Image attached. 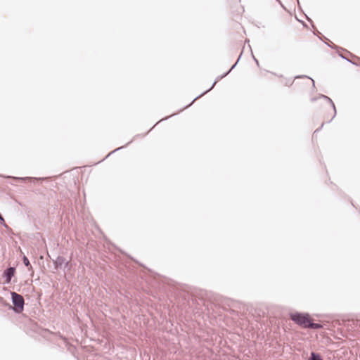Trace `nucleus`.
<instances>
[{"instance_id":"obj_1","label":"nucleus","mask_w":360,"mask_h":360,"mask_svg":"<svg viewBox=\"0 0 360 360\" xmlns=\"http://www.w3.org/2000/svg\"><path fill=\"white\" fill-rule=\"evenodd\" d=\"M290 319L296 324L302 326L304 328H308V324H309L311 319L308 314L302 313H293L290 314Z\"/></svg>"},{"instance_id":"obj_2","label":"nucleus","mask_w":360,"mask_h":360,"mask_svg":"<svg viewBox=\"0 0 360 360\" xmlns=\"http://www.w3.org/2000/svg\"><path fill=\"white\" fill-rule=\"evenodd\" d=\"M11 295L12 302L14 305V311L16 313L22 312L24 309V304H25L23 297L21 295H20L15 292H12L11 293Z\"/></svg>"},{"instance_id":"obj_3","label":"nucleus","mask_w":360,"mask_h":360,"mask_svg":"<svg viewBox=\"0 0 360 360\" xmlns=\"http://www.w3.org/2000/svg\"><path fill=\"white\" fill-rule=\"evenodd\" d=\"M237 64V62L231 68V69L227 72H226L225 74L222 75H220V76H218L215 80V82L212 84V86L207 91H205V92H203L202 94H200V96H197L193 101L191 104H189L188 106H190L196 99H198V98H200V96H202V95L205 94L207 92H208L209 91H210L212 88H214V86H215V84H217V82L218 81H219L220 79H221L222 78H224V77H226L236 65Z\"/></svg>"},{"instance_id":"obj_4","label":"nucleus","mask_w":360,"mask_h":360,"mask_svg":"<svg viewBox=\"0 0 360 360\" xmlns=\"http://www.w3.org/2000/svg\"><path fill=\"white\" fill-rule=\"evenodd\" d=\"M15 271V269L14 267H8L5 270L4 275L6 278V283H8L11 282L12 277L14 276Z\"/></svg>"},{"instance_id":"obj_5","label":"nucleus","mask_w":360,"mask_h":360,"mask_svg":"<svg viewBox=\"0 0 360 360\" xmlns=\"http://www.w3.org/2000/svg\"><path fill=\"white\" fill-rule=\"evenodd\" d=\"M69 262H65V259L61 256H58L54 261V265L56 269L61 268L63 264L67 266Z\"/></svg>"},{"instance_id":"obj_6","label":"nucleus","mask_w":360,"mask_h":360,"mask_svg":"<svg viewBox=\"0 0 360 360\" xmlns=\"http://www.w3.org/2000/svg\"><path fill=\"white\" fill-rule=\"evenodd\" d=\"M321 97L325 100H326L330 104V105L332 106L333 109V111H334V114L332 117V118L328 121V122H330L335 117V115H336V108H335V106L333 102V101L329 98L327 96H325V95H321Z\"/></svg>"},{"instance_id":"obj_7","label":"nucleus","mask_w":360,"mask_h":360,"mask_svg":"<svg viewBox=\"0 0 360 360\" xmlns=\"http://www.w3.org/2000/svg\"><path fill=\"white\" fill-rule=\"evenodd\" d=\"M307 326H308V328H313V329H320L323 327L321 324L313 323V322H311V321H310L309 324H308Z\"/></svg>"},{"instance_id":"obj_8","label":"nucleus","mask_w":360,"mask_h":360,"mask_svg":"<svg viewBox=\"0 0 360 360\" xmlns=\"http://www.w3.org/2000/svg\"><path fill=\"white\" fill-rule=\"evenodd\" d=\"M309 360H323L319 354L311 352Z\"/></svg>"},{"instance_id":"obj_9","label":"nucleus","mask_w":360,"mask_h":360,"mask_svg":"<svg viewBox=\"0 0 360 360\" xmlns=\"http://www.w3.org/2000/svg\"><path fill=\"white\" fill-rule=\"evenodd\" d=\"M23 263H24V264H25L26 266H27V267H28L29 266H30V261H29V259H27V257H25V256H24V257H23Z\"/></svg>"},{"instance_id":"obj_10","label":"nucleus","mask_w":360,"mask_h":360,"mask_svg":"<svg viewBox=\"0 0 360 360\" xmlns=\"http://www.w3.org/2000/svg\"><path fill=\"white\" fill-rule=\"evenodd\" d=\"M302 77L303 76H297V77H295V78L296 79V78H300V77ZM304 77H307V76H304ZM307 78H308V77H307ZM309 79H310L312 81V84H313V86H314V81L310 77H309Z\"/></svg>"},{"instance_id":"obj_11","label":"nucleus","mask_w":360,"mask_h":360,"mask_svg":"<svg viewBox=\"0 0 360 360\" xmlns=\"http://www.w3.org/2000/svg\"><path fill=\"white\" fill-rule=\"evenodd\" d=\"M292 82H291L290 80L287 81L285 83V84L287 86H290V85H292Z\"/></svg>"},{"instance_id":"obj_12","label":"nucleus","mask_w":360,"mask_h":360,"mask_svg":"<svg viewBox=\"0 0 360 360\" xmlns=\"http://www.w3.org/2000/svg\"><path fill=\"white\" fill-rule=\"evenodd\" d=\"M122 148V147H120V148H117V149H115V150L112 151L110 153H109L107 157H108L112 153H114L117 150H119L120 149Z\"/></svg>"},{"instance_id":"obj_13","label":"nucleus","mask_w":360,"mask_h":360,"mask_svg":"<svg viewBox=\"0 0 360 360\" xmlns=\"http://www.w3.org/2000/svg\"><path fill=\"white\" fill-rule=\"evenodd\" d=\"M0 221L1 222H4V219L3 218V217L1 216V214H0Z\"/></svg>"},{"instance_id":"obj_14","label":"nucleus","mask_w":360,"mask_h":360,"mask_svg":"<svg viewBox=\"0 0 360 360\" xmlns=\"http://www.w3.org/2000/svg\"><path fill=\"white\" fill-rule=\"evenodd\" d=\"M254 60H255V63H257V64L258 65L259 64L258 60L255 58H254Z\"/></svg>"},{"instance_id":"obj_15","label":"nucleus","mask_w":360,"mask_h":360,"mask_svg":"<svg viewBox=\"0 0 360 360\" xmlns=\"http://www.w3.org/2000/svg\"><path fill=\"white\" fill-rule=\"evenodd\" d=\"M26 179H32V178L27 177Z\"/></svg>"}]
</instances>
